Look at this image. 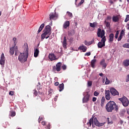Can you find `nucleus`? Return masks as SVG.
<instances>
[{
  "instance_id": "f257e3e1",
  "label": "nucleus",
  "mask_w": 129,
  "mask_h": 129,
  "mask_svg": "<svg viewBox=\"0 0 129 129\" xmlns=\"http://www.w3.org/2000/svg\"><path fill=\"white\" fill-rule=\"evenodd\" d=\"M105 35V31L104 30H101V29L98 28L97 31V36L99 38H101V41L98 43V48L101 49L103 47L105 46V42H106V37L104 36Z\"/></svg>"
},
{
  "instance_id": "f03ea898",
  "label": "nucleus",
  "mask_w": 129,
  "mask_h": 129,
  "mask_svg": "<svg viewBox=\"0 0 129 129\" xmlns=\"http://www.w3.org/2000/svg\"><path fill=\"white\" fill-rule=\"evenodd\" d=\"M24 53H20L18 56V60L21 63H25L28 60V57H29V46L28 43H24Z\"/></svg>"
},
{
  "instance_id": "7ed1b4c3",
  "label": "nucleus",
  "mask_w": 129,
  "mask_h": 129,
  "mask_svg": "<svg viewBox=\"0 0 129 129\" xmlns=\"http://www.w3.org/2000/svg\"><path fill=\"white\" fill-rule=\"evenodd\" d=\"M105 108L107 112H112L114 109L116 112L118 111V106L114 101H110L108 102L106 105Z\"/></svg>"
},
{
  "instance_id": "20e7f679",
  "label": "nucleus",
  "mask_w": 129,
  "mask_h": 129,
  "mask_svg": "<svg viewBox=\"0 0 129 129\" xmlns=\"http://www.w3.org/2000/svg\"><path fill=\"white\" fill-rule=\"evenodd\" d=\"M93 123L97 126H102L104 125L105 122L99 123V121H98V120H97V118H96V117H92L90 119L89 122L87 123V124L88 125V126H91V124H92V126H93Z\"/></svg>"
},
{
  "instance_id": "39448f33",
  "label": "nucleus",
  "mask_w": 129,
  "mask_h": 129,
  "mask_svg": "<svg viewBox=\"0 0 129 129\" xmlns=\"http://www.w3.org/2000/svg\"><path fill=\"white\" fill-rule=\"evenodd\" d=\"M43 33L41 35L42 41H43V40L46 38V36H48L52 34V29H51V26L50 25H47L45 26L43 30Z\"/></svg>"
},
{
  "instance_id": "423d86ee",
  "label": "nucleus",
  "mask_w": 129,
  "mask_h": 129,
  "mask_svg": "<svg viewBox=\"0 0 129 129\" xmlns=\"http://www.w3.org/2000/svg\"><path fill=\"white\" fill-rule=\"evenodd\" d=\"M62 66V63L59 62L55 66H54L52 68L53 72L57 71V72H60L61 71V67Z\"/></svg>"
},
{
  "instance_id": "0eeeda50",
  "label": "nucleus",
  "mask_w": 129,
  "mask_h": 129,
  "mask_svg": "<svg viewBox=\"0 0 129 129\" xmlns=\"http://www.w3.org/2000/svg\"><path fill=\"white\" fill-rule=\"evenodd\" d=\"M119 100L122 102L123 106L126 107L128 106L129 101L127 97H123L121 98H119Z\"/></svg>"
},
{
  "instance_id": "6e6552de",
  "label": "nucleus",
  "mask_w": 129,
  "mask_h": 129,
  "mask_svg": "<svg viewBox=\"0 0 129 129\" xmlns=\"http://www.w3.org/2000/svg\"><path fill=\"white\" fill-rule=\"evenodd\" d=\"M110 92L113 96H115V95H119V93L114 88H111L110 89Z\"/></svg>"
},
{
  "instance_id": "1a4fd4ad",
  "label": "nucleus",
  "mask_w": 129,
  "mask_h": 129,
  "mask_svg": "<svg viewBox=\"0 0 129 129\" xmlns=\"http://www.w3.org/2000/svg\"><path fill=\"white\" fill-rule=\"evenodd\" d=\"M119 17L120 15H114L112 17V20L113 23H117V22H119Z\"/></svg>"
},
{
  "instance_id": "9d476101",
  "label": "nucleus",
  "mask_w": 129,
  "mask_h": 129,
  "mask_svg": "<svg viewBox=\"0 0 129 129\" xmlns=\"http://www.w3.org/2000/svg\"><path fill=\"white\" fill-rule=\"evenodd\" d=\"M105 98L107 100H110V91L105 90Z\"/></svg>"
},
{
  "instance_id": "9b49d317",
  "label": "nucleus",
  "mask_w": 129,
  "mask_h": 129,
  "mask_svg": "<svg viewBox=\"0 0 129 129\" xmlns=\"http://www.w3.org/2000/svg\"><path fill=\"white\" fill-rule=\"evenodd\" d=\"M100 64L102 66L103 69H105L107 66V63L105 62V59H103L100 61Z\"/></svg>"
},
{
  "instance_id": "f8f14e48",
  "label": "nucleus",
  "mask_w": 129,
  "mask_h": 129,
  "mask_svg": "<svg viewBox=\"0 0 129 129\" xmlns=\"http://www.w3.org/2000/svg\"><path fill=\"white\" fill-rule=\"evenodd\" d=\"M48 58L50 61H54L58 59V58L56 57V55H55V54L53 53H50L48 55Z\"/></svg>"
},
{
  "instance_id": "ddd939ff",
  "label": "nucleus",
  "mask_w": 129,
  "mask_h": 129,
  "mask_svg": "<svg viewBox=\"0 0 129 129\" xmlns=\"http://www.w3.org/2000/svg\"><path fill=\"white\" fill-rule=\"evenodd\" d=\"M57 19V15H56V13H51L49 14V20L51 21V20H56Z\"/></svg>"
},
{
  "instance_id": "4468645a",
  "label": "nucleus",
  "mask_w": 129,
  "mask_h": 129,
  "mask_svg": "<svg viewBox=\"0 0 129 129\" xmlns=\"http://www.w3.org/2000/svg\"><path fill=\"white\" fill-rule=\"evenodd\" d=\"M6 60L5 59V54L2 53L1 59H0V64L1 65H5V62Z\"/></svg>"
},
{
  "instance_id": "2eb2a0df",
  "label": "nucleus",
  "mask_w": 129,
  "mask_h": 129,
  "mask_svg": "<svg viewBox=\"0 0 129 129\" xmlns=\"http://www.w3.org/2000/svg\"><path fill=\"white\" fill-rule=\"evenodd\" d=\"M90 27L93 28V30H90V31H94V29L97 27V22H93V23H89Z\"/></svg>"
},
{
  "instance_id": "dca6fc26",
  "label": "nucleus",
  "mask_w": 129,
  "mask_h": 129,
  "mask_svg": "<svg viewBox=\"0 0 129 129\" xmlns=\"http://www.w3.org/2000/svg\"><path fill=\"white\" fill-rule=\"evenodd\" d=\"M62 46L64 49H67V39H66V36L63 37Z\"/></svg>"
},
{
  "instance_id": "f3484780",
  "label": "nucleus",
  "mask_w": 129,
  "mask_h": 129,
  "mask_svg": "<svg viewBox=\"0 0 129 129\" xmlns=\"http://www.w3.org/2000/svg\"><path fill=\"white\" fill-rule=\"evenodd\" d=\"M89 95L87 94L84 96L83 98V103H86L88 101H89Z\"/></svg>"
},
{
  "instance_id": "a211bd4d",
  "label": "nucleus",
  "mask_w": 129,
  "mask_h": 129,
  "mask_svg": "<svg viewBox=\"0 0 129 129\" xmlns=\"http://www.w3.org/2000/svg\"><path fill=\"white\" fill-rule=\"evenodd\" d=\"M113 39H114V34L111 33L109 35V42L112 43L113 42Z\"/></svg>"
},
{
  "instance_id": "6ab92c4d",
  "label": "nucleus",
  "mask_w": 129,
  "mask_h": 129,
  "mask_svg": "<svg viewBox=\"0 0 129 129\" xmlns=\"http://www.w3.org/2000/svg\"><path fill=\"white\" fill-rule=\"evenodd\" d=\"M39 53H40V50H39V48L34 49V56L35 58H37V57L39 56Z\"/></svg>"
},
{
  "instance_id": "aec40b11",
  "label": "nucleus",
  "mask_w": 129,
  "mask_h": 129,
  "mask_svg": "<svg viewBox=\"0 0 129 129\" xmlns=\"http://www.w3.org/2000/svg\"><path fill=\"white\" fill-rule=\"evenodd\" d=\"M70 26V22L69 21H67L64 22V24L63 25V29H67Z\"/></svg>"
},
{
  "instance_id": "412c9836",
  "label": "nucleus",
  "mask_w": 129,
  "mask_h": 129,
  "mask_svg": "<svg viewBox=\"0 0 129 129\" xmlns=\"http://www.w3.org/2000/svg\"><path fill=\"white\" fill-rule=\"evenodd\" d=\"M79 50H82L83 52H86L87 50V47L84 45H82L78 48Z\"/></svg>"
},
{
  "instance_id": "4be33fe9",
  "label": "nucleus",
  "mask_w": 129,
  "mask_h": 129,
  "mask_svg": "<svg viewBox=\"0 0 129 129\" xmlns=\"http://www.w3.org/2000/svg\"><path fill=\"white\" fill-rule=\"evenodd\" d=\"M123 65H124L125 67H128V66H129V59L123 60Z\"/></svg>"
},
{
  "instance_id": "5701e85b",
  "label": "nucleus",
  "mask_w": 129,
  "mask_h": 129,
  "mask_svg": "<svg viewBox=\"0 0 129 129\" xmlns=\"http://www.w3.org/2000/svg\"><path fill=\"white\" fill-rule=\"evenodd\" d=\"M104 102H105V97H104V96H103L102 97V99H101V106L102 107H103V106H104Z\"/></svg>"
},
{
  "instance_id": "b1692460",
  "label": "nucleus",
  "mask_w": 129,
  "mask_h": 129,
  "mask_svg": "<svg viewBox=\"0 0 129 129\" xmlns=\"http://www.w3.org/2000/svg\"><path fill=\"white\" fill-rule=\"evenodd\" d=\"M95 63H96V59H94L92 60L91 62V66L92 67V68H95Z\"/></svg>"
},
{
  "instance_id": "393cba45",
  "label": "nucleus",
  "mask_w": 129,
  "mask_h": 129,
  "mask_svg": "<svg viewBox=\"0 0 129 129\" xmlns=\"http://www.w3.org/2000/svg\"><path fill=\"white\" fill-rule=\"evenodd\" d=\"M59 89V91L60 92H61V91H62L64 89V84L62 83L59 84V86H58Z\"/></svg>"
},
{
  "instance_id": "a878e982",
  "label": "nucleus",
  "mask_w": 129,
  "mask_h": 129,
  "mask_svg": "<svg viewBox=\"0 0 129 129\" xmlns=\"http://www.w3.org/2000/svg\"><path fill=\"white\" fill-rule=\"evenodd\" d=\"M44 27H45V24L43 23L42 24H41L40 25V26L39 27V28L38 30V33L39 34V33H40L41 31H42V30H43V29H44Z\"/></svg>"
},
{
  "instance_id": "bb28decb",
  "label": "nucleus",
  "mask_w": 129,
  "mask_h": 129,
  "mask_svg": "<svg viewBox=\"0 0 129 129\" xmlns=\"http://www.w3.org/2000/svg\"><path fill=\"white\" fill-rule=\"evenodd\" d=\"M75 34V30L74 29H72L68 32L69 36H73Z\"/></svg>"
},
{
  "instance_id": "cd10ccee",
  "label": "nucleus",
  "mask_w": 129,
  "mask_h": 129,
  "mask_svg": "<svg viewBox=\"0 0 129 129\" xmlns=\"http://www.w3.org/2000/svg\"><path fill=\"white\" fill-rule=\"evenodd\" d=\"M10 53L11 55H14V54H15V47L10 48Z\"/></svg>"
},
{
  "instance_id": "c85d7f7f",
  "label": "nucleus",
  "mask_w": 129,
  "mask_h": 129,
  "mask_svg": "<svg viewBox=\"0 0 129 129\" xmlns=\"http://www.w3.org/2000/svg\"><path fill=\"white\" fill-rule=\"evenodd\" d=\"M125 112H126V110H125V109H123L120 112L119 114H120V115H121V116H123V115H124V114L125 113Z\"/></svg>"
},
{
  "instance_id": "c756f323",
  "label": "nucleus",
  "mask_w": 129,
  "mask_h": 129,
  "mask_svg": "<svg viewBox=\"0 0 129 129\" xmlns=\"http://www.w3.org/2000/svg\"><path fill=\"white\" fill-rule=\"evenodd\" d=\"M77 2V0H76L75 5L77 6V7H80V6H81V5H82V4H83V3H84L85 1H84V0H81V2H80V3H79L78 4V5H77V4H76V2Z\"/></svg>"
},
{
  "instance_id": "7c9ffc66",
  "label": "nucleus",
  "mask_w": 129,
  "mask_h": 129,
  "mask_svg": "<svg viewBox=\"0 0 129 129\" xmlns=\"http://www.w3.org/2000/svg\"><path fill=\"white\" fill-rule=\"evenodd\" d=\"M67 15L68 16V17H69L70 19H72V18H73V15L72 14V13L68 11L67 12Z\"/></svg>"
},
{
  "instance_id": "2f4dec72",
  "label": "nucleus",
  "mask_w": 129,
  "mask_h": 129,
  "mask_svg": "<svg viewBox=\"0 0 129 129\" xmlns=\"http://www.w3.org/2000/svg\"><path fill=\"white\" fill-rule=\"evenodd\" d=\"M16 115V112L12 111L9 114V116H11L12 117L15 116Z\"/></svg>"
},
{
  "instance_id": "473e14b6",
  "label": "nucleus",
  "mask_w": 129,
  "mask_h": 129,
  "mask_svg": "<svg viewBox=\"0 0 129 129\" xmlns=\"http://www.w3.org/2000/svg\"><path fill=\"white\" fill-rule=\"evenodd\" d=\"M104 24H105V25H106V27H107V28H108V27L110 26V23L106 21V20H105V21L104 22Z\"/></svg>"
},
{
  "instance_id": "72a5a7b5",
  "label": "nucleus",
  "mask_w": 129,
  "mask_h": 129,
  "mask_svg": "<svg viewBox=\"0 0 129 129\" xmlns=\"http://www.w3.org/2000/svg\"><path fill=\"white\" fill-rule=\"evenodd\" d=\"M16 49L15 55V56H18V55H19V53H20V52H19V50H18V46L16 47Z\"/></svg>"
},
{
  "instance_id": "f704fd0d",
  "label": "nucleus",
  "mask_w": 129,
  "mask_h": 129,
  "mask_svg": "<svg viewBox=\"0 0 129 129\" xmlns=\"http://www.w3.org/2000/svg\"><path fill=\"white\" fill-rule=\"evenodd\" d=\"M123 48H127V49H129V43H125L123 45Z\"/></svg>"
},
{
  "instance_id": "c9c22d12",
  "label": "nucleus",
  "mask_w": 129,
  "mask_h": 129,
  "mask_svg": "<svg viewBox=\"0 0 129 129\" xmlns=\"http://www.w3.org/2000/svg\"><path fill=\"white\" fill-rule=\"evenodd\" d=\"M93 43H94V39H92L91 41L88 42V46H90V45Z\"/></svg>"
},
{
  "instance_id": "e433bc0d",
  "label": "nucleus",
  "mask_w": 129,
  "mask_h": 129,
  "mask_svg": "<svg viewBox=\"0 0 129 129\" xmlns=\"http://www.w3.org/2000/svg\"><path fill=\"white\" fill-rule=\"evenodd\" d=\"M109 83H110V81H109L107 78H106V81L105 84L107 85L109 84Z\"/></svg>"
},
{
  "instance_id": "4c0bfd02",
  "label": "nucleus",
  "mask_w": 129,
  "mask_h": 129,
  "mask_svg": "<svg viewBox=\"0 0 129 129\" xmlns=\"http://www.w3.org/2000/svg\"><path fill=\"white\" fill-rule=\"evenodd\" d=\"M119 34V32L118 31H117L115 33V39H117L118 38Z\"/></svg>"
},
{
  "instance_id": "58836bf2",
  "label": "nucleus",
  "mask_w": 129,
  "mask_h": 129,
  "mask_svg": "<svg viewBox=\"0 0 129 129\" xmlns=\"http://www.w3.org/2000/svg\"><path fill=\"white\" fill-rule=\"evenodd\" d=\"M128 21H129V15H126L124 22L125 23H127Z\"/></svg>"
},
{
  "instance_id": "ea45409f",
  "label": "nucleus",
  "mask_w": 129,
  "mask_h": 129,
  "mask_svg": "<svg viewBox=\"0 0 129 129\" xmlns=\"http://www.w3.org/2000/svg\"><path fill=\"white\" fill-rule=\"evenodd\" d=\"M33 94L35 96H37L38 95V92L37 91V90H33Z\"/></svg>"
},
{
  "instance_id": "a19ab883",
  "label": "nucleus",
  "mask_w": 129,
  "mask_h": 129,
  "mask_svg": "<svg viewBox=\"0 0 129 129\" xmlns=\"http://www.w3.org/2000/svg\"><path fill=\"white\" fill-rule=\"evenodd\" d=\"M123 35H124V30H122L120 33V35L119 36H121L122 37V36H123Z\"/></svg>"
},
{
  "instance_id": "79ce46f5",
  "label": "nucleus",
  "mask_w": 129,
  "mask_h": 129,
  "mask_svg": "<svg viewBox=\"0 0 129 129\" xmlns=\"http://www.w3.org/2000/svg\"><path fill=\"white\" fill-rule=\"evenodd\" d=\"M107 120L108 124H109L110 123L112 124V123H113L112 121H109V118H107Z\"/></svg>"
},
{
  "instance_id": "37998d69",
  "label": "nucleus",
  "mask_w": 129,
  "mask_h": 129,
  "mask_svg": "<svg viewBox=\"0 0 129 129\" xmlns=\"http://www.w3.org/2000/svg\"><path fill=\"white\" fill-rule=\"evenodd\" d=\"M94 96H98V95H99V93H98V92L95 91L94 92Z\"/></svg>"
},
{
  "instance_id": "c03bdc74",
  "label": "nucleus",
  "mask_w": 129,
  "mask_h": 129,
  "mask_svg": "<svg viewBox=\"0 0 129 129\" xmlns=\"http://www.w3.org/2000/svg\"><path fill=\"white\" fill-rule=\"evenodd\" d=\"M88 86H91L92 85V81H89L88 82Z\"/></svg>"
},
{
  "instance_id": "a18cd8bd",
  "label": "nucleus",
  "mask_w": 129,
  "mask_h": 129,
  "mask_svg": "<svg viewBox=\"0 0 129 129\" xmlns=\"http://www.w3.org/2000/svg\"><path fill=\"white\" fill-rule=\"evenodd\" d=\"M46 126H47V128L48 129L51 128V124H50V123L48 122V123H47V124L46 125Z\"/></svg>"
},
{
  "instance_id": "49530a36",
  "label": "nucleus",
  "mask_w": 129,
  "mask_h": 129,
  "mask_svg": "<svg viewBox=\"0 0 129 129\" xmlns=\"http://www.w3.org/2000/svg\"><path fill=\"white\" fill-rule=\"evenodd\" d=\"M13 41H14V45L16 46L17 45V42H16L17 41V38L14 37Z\"/></svg>"
},
{
  "instance_id": "de8ad7c7",
  "label": "nucleus",
  "mask_w": 129,
  "mask_h": 129,
  "mask_svg": "<svg viewBox=\"0 0 129 129\" xmlns=\"http://www.w3.org/2000/svg\"><path fill=\"white\" fill-rule=\"evenodd\" d=\"M61 68L62 69H63V70H66V69H67V67L66 66V65H63L61 66Z\"/></svg>"
},
{
  "instance_id": "09e8293b",
  "label": "nucleus",
  "mask_w": 129,
  "mask_h": 129,
  "mask_svg": "<svg viewBox=\"0 0 129 129\" xmlns=\"http://www.w3.org/2000/svg\"><path fill=\"white\" fill-rule=\"evenodd\" d=\"M14 91H10L9 95H11V96H13V95H14Z\"/></svg>"
},
{
  "instance_id": "8fccbe9b",
  "label": "nucleus",
  "mask_w": 129,
  "mask_h": 129,
  "mask_svg": "<svg viewBox=\"0 0 129 129\" xmlns=\"http://www.w3.org/2000/svg\"><path fill=\"white\" fill-rule=\"evenodd\" d=\"M90 55H91V53L90 52H86L85 54V56H90Z\"/></svg>"
},
{
  "instance_id": "3c124183",
  "label": "nucleus",
  "mask_w": 129,
  "mask_h": 129,
  "mask_svg": "<svg viewBox=\"0 0 129 129\" xmlns=\"http://www.w3.org/2000/svg\"><path fill=\"white\" fill-rule=\"evenodd\" d=\"M110 20H111V17L110 16H107L105 21H107Z\"/></svg>"
},
{
  "instance_id": "603ef678",
  "label": "nucleus",
  "mask_w": 129,
  "mask_h": 129,
  "mask_svg": "<svg viewBox=\"0 0 129 129\" xmlns=\"http://www.w3.org/2000/svg\"><path fill=\"white\" fill-rule=\"evenodd\" d=\"M97 99V98H96V97H93L92 101H93V102H95V101H96Z\"/></svg>"
},
{
  "instance_id": "864d4df0",
  "label": "nucleus",
  "mask_w": 129,
  "mask_h": 129,
  "mask_svg": "<svg viewBox=\"0 0 129 129\" xmlns=\"http://www.w3.org/2000/svg\"><path fill=\"white\" fill-rule=\"evenodd\" d=\"M128 81H129V75H127L126 76V82H128Z\"/></svg>"
},
{
  "instance_id": "5fc2aeb1",
  "label": "nucleus",
  "mask_w": 129,
  "mask_h": 129,
  "mask_svg": "<svg viewBox=\"0 0 129 129\" xmlns=\"http://www.w3.org/2000/svg\"><path fill=\"white\" fill-rule=\"evenodd\" d=\"M121 39H122V36H121V35H119L117 40H118V41H120L121 40Z\"/></svg>"
},
{
  "instance_id": "6e6d98bb",
  "label": "nucleus",
  "mask_w": 129,
  "mask_h": 129,
  "mask_svg": "<svg viewBox=\"0 0 129 129\" xmlns=\"http://www.w3.org/2000/svg\"><path fill=\"white\" fill-rule=\"evenodd\" d=\"M42 125H46V124H47V123H46V122L45 121H43L41 122Z\"/></svg>"
},
{
  "instance_id": "4d7b16f0",
  "label": "nucleus",
  "mask_w": 129,
  "mask_h": 129,
  "mask_svg": "<svg viewBox=\"0 0 129 129\" xmlns=\"http://www.w3.org/2000/svg\"><path fill=\"white\" fill-rule=\"evenodd\" d=\"M84 44L85 45H86V46H88V42H87V41L85 40L84 42Z\"/></svg>"
},
{
  "instance_id": "13d9d810",
  "label": "nucleus",
  "mask_w": 129,
  "mask_h": 129,
  "mask_svg": "<svg viewBox=\"0 0 129 129\" xmlns=\"http://www.w3.org/2000/svg\"><path fill=\"white\" fill-rule=\"evenodd\" d=\"M54 85L55 86H58V85H59V82H56L54 83Z\"/></svg>"
},
{
  "instance_id": "bf43d9fd",
  "label": "nucleus",
  "mask_w": 129,
  "mask_h": 129,
  "mask_svg": "<svg viewBox=\"0 0 129 129\" xmlns=\"http://www.w3.org/2000/svg\"><path fill=\"white\" fill-rule=\"evenodd\" d=\"M50 35L51 34H48V35L45 36V39H48V38H49Z\"/></svg>"
},
{
  "instance_id": "052dcab7",
  "label": "nucleus",
  "mask_w": 129,
  "mask_h": 129,
  "mask_svg": "<svg viewBox=\"0 0 129 129\" xmlns=\"http://www.w3.org/2000/svg\"><path fill=\"white\" fill-rule=\"evenodd\" d=\"M99 76H101V77H102V76H103V74L102 73H101L99 74Z\"/></svg>"
},
{
  "instance_id": "680f3d73",
  "label": "nucleus",
  "mask_w": 129,
  "mask_h": 129,
  "mask_svg": "<svg viewBox=\"0 0 129 129\" xmlns=\"http://www.w3.org/2000/svg\"><path fill=\"white\" fill-rule=\"evenodd\" d=\"M119 123L122 124V123H123V121L120 120V121H119Z\"/></svg>"
},
{
  "instance_id": "e2e57ef3",
  "label": "nucleus",
  "mask_w": 129,
  "mask_h": 129,
  "mask_svg": "<svg viewBox=\"0 0 129 129\" xmlns=\"http://www.w3.org/2000/svg\"><path fill=\"white\" fill-rule=\"evenodd\" d=\"M39 119L40 120V121H41V120H43V117H39Z\"/></svg>"
},
{
  "instance_id": "0e129e2a",
  "label": "nucleus",
  "mask_w": 129,
  "mask_h": 129,
  "mask_svg": "<svg viewBox=\"0 0 129 129\" xmlns=\"http://www.w3.org/2000/svg\"><path fill=\"white\" fill-rule=\"evenodd\" d=\"M127 30H129V23L127 24Z\"/></svg>"
},
{
  "instance_id": "69168bd1",
  "label": "nucleus",
  "mask_w": 129,
  "mask_h": 129,
  "mask_svg": "<svg viewBox=\"0 0 129 129\" xmlns=\"http://www.w3.org/2000/svg\"><path fill=\"white\" fill-rule=\"evenodd\" d=\"M37 89H40V85H39V86L37 85Z\"/></svg>"
},
{
  "instance_id": "338daca9",
  "label": "nucleus",
  "mask_w": 129,
  "mask_h": 129,
  "mask_svg": "<svg viewBox=\"0 0 129 129\" xmlns=\"http://www.w3.org/2000/svg\"><path fill=\"white\" fill-rule=\"evenodd\" d=\"M51 93H52V92L49 91V94H48V95H51Z\"/></svg>"
},
{
  "instance_id": "774afa93",
  "label": "nucleus",
  "mask_w": 129,
  "mask_h": 129,
  "mask_svg": "<svg viewBox=\"0 0 129 129\" xmlns=\"http://www.w3.org/2000/svg\"><path fill=\"white\" fill-rule=\"evenodd\" d=\"M38 122L40 123L41 122V121H40V119H38Z\"/></svg>"
}]
</instances>
